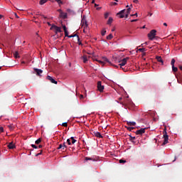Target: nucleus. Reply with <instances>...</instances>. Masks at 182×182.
Wrapping results in <instances>:
<instances>
[{
  "instance_id": "2",
  "label": "nucleus",
  "mask_w": 182,
  "mask_h": 182,
  "mask_svg": "<svg viewBox=\"0 0 182 182\" xmlns=\"http://www.w3.org/2000/svg\"><path fill=\"white\" fill-rule=\"evenodd\" d=\"M51 31H53V29L55 30V33H60L62 32V29L60 27H58L54 24L52 25L51 28H50Z\"/></svg>"
},
{
  "instance_id": "56",
  "label": "nucleus",
  "mask_w": 182,
  "mask_h": 182,
  "mask_svg": "<svg viewBox=\"0 0 182 182\" xmlns=\"http://www.w3.org/2000/svg\"><path fill=\"white\" fill-rule=\"evenodd\" d=\"M18 10H20V11H23L24 10L23 9H22V8H21V9H17Z\"/></svg>"
},
{
  "instance_id": "51",
  "label": "nucleus",
  "mask_w": 182,
  "mask_h": 182,
  "mask_svg": "<svg viewBox=\"0 0 182 182\" xmlns=\"http://www.w3.org/2000/svg\"><path fill=\"white\" fill-rule=\"evenodd\" d=\"M77 42H78V45L79 46H82V42H80V41H77Z\"/></svg>"
},
{
  "instance_id": "33",
  "label": "nucleus",
  "mask_w": 182,
  "mask_h": 182,
  "mask_svg": "<svg viewBox=\"0 0 182 182\" xmlns=\"http://www.w3.org/2000/svg\"><path fill=\"white\" fill-rule=\"evenodd\" d=\"M61 126L64 127H68V122H64L61 124Z\"/></svg>"
},
{
  "instance_id": "40",
  "label": "nucleus",
  "mask_w": 182,
  "mask_h": 182,
  "mask_svg": "<svg viewBox=\"0 0 182 182\" xmlns=\"http://www.w3.org/2000/svg\"><path fill=\"white\" fill-rule=\"evenodd\" d=\"M55 1L58 2L59 5L63 4V1H61V0H55Z\"/></svg>"
},
{
  "instance_id": "30",
  "label": "nucleus",
  "mask_w": 182,
  "mask_h": 182,
  "mask_svg": "<svg viewBox=\"0 0 182 182\" xmlns=\"http://www.w3.org/2000/svg\"><path fill=\"white\" fill-rule=\"evenodd\" d=\"M46 2H47V0H41L40 1V4L43 5V4H46Z\"/></svg>"
},
{
  "instance_id": "32",
  "label": "nucleus",
  "mask_w": 182,
  "mask_h": 182,
  "mask_svg": "<svg viewBox=\"0 0 182 182\" xmlns=\"http://www.w3.org/2000/svg\"><path fill=\"white\" fill-rule=\"evenodd\" d=\"M8 127L10 130H13L14 129V126L12 124H9L8 125Z\"/></svg>"
},
{
  "instance_id": "22",
  "label": "nucleus",
  "mask_w": 182,
  "mask_h": 182,
  "mask_svg": "<svg viewBox=\"0 0 182 182\" xmlns=\"http://www.w3.org/2000/svg\"><path fill=\"white\" fill-rule=\"evenodd\" d=\"M126 128L127 129V130H129V132H132L133 129H134V127H127L126 126Z\"/></svg>"
},
{
  "instance_id": "8",
  "label": "nucleus",
  "mask_w": 182,
  "mask_h": 182,
  "mask_svg": "<svg viewBox=\"0 0 182 182\" xmlns=\"http://www.w3.org/2000/svg\"><path fill=\"white\" fill-rule=\"evenodd\" d=\"M33 70L37 76L41 77V74L43 73V70L39 68H33Z\"/></svg>"
},
{
  "instance_id": "16",
  "label": "nucleus",
  "mask_w": 182,
  "mask_h": 182,
  "mask_svg": "<svg viewBox=\"0 0 182 182\" xmlns=\"http://www.w3.org/2000/svg\"><path fill=\"white\" fill-rule=\"evenodd\" d=\"M8 148L9 149H14L15 148V145L13 142H11L8 144Z\"/></svg>"
},
{
  "instance_id": "48",
  "label": "nucleus",
  "mask_w": 182,
  "mask_h": 182,
  "mask_svg": "<svg viewBox=\"0 0 182 182\" xmlns=\"http://www.w3.org/2000/svg\"><path fill=\"white\" fill-rule=\"evenodd\" d=\"M131 138V140H135L136 139V136H129Z\"/></svg>"
},
{
  "instance_id": "29",
  "label": "nucleus",
  "mask_w": 182,
  "mask_h": 182,
  "mask_svg": "<svg viewBox=\"0 0 182 182\" xmlns=\"http://www.w3.org/2000/svg\"><path fill=\"white\" fill-rule=\"evenodd\" d=\"M175 62H176L175 59H174V58H172V59H171V65L172 67L174 66Z\"/></svg>"
},
{
  "instance_id": "4",
  "label": "nucleus",
  "mask_w": 182,
  "mask_h": 182,
  "mask_svg": "<svg viewBox=\"0 0 182 182\" xmlns=\"http://www.w3.org/2000/svg\"><path fill=\"white\" fill-rule=\"evenodd\" d=\"M129 59V57H127V58H123V59L121 60V63L119 64V65L120 66V68L124 66V65L127 64V60H128Z\"/></svg>"
},
{
  "instance_id": "1",
  "label": "nucleus",
  "mask_w": 182,
  "mask_h": 182,
  "mask_svg": "<svg viewBox=\"0 0 182 182\" xmlns=\"http://www.w3.org/2000/svg\"><path fill=\"white\" fill-rule=\"evenodd\" d=\"M156 30H151L149 33L147 34V36L150 41H154L156 36Z\"/></svg>"
},
{
  "instance_id": "61",
  "label": "nucleus",
  "mask_w": 182,
  "mask_h": 182,
  "mask_svg": "<svg viewBox=\"0 0 182 182\" xmlns=\"http://www.w3.org/2000/svg\"><path fill=\"white\" fill-rule=\"evenodd\" d=\"M119 100H122V97H119Z\"/></svg>"
},
{
  "instance_id": "7",
  "label": "nucleus",
  "mask_w": 182,
  "mask_h": 182,
  "mask_svg": "<svg viewBox=\"0 0 182 182\" xmlns=\"http://www.w3.org/2000/svg\"><path fill=\"white\" fill-rule=\"evenodd\" d=\"M145 132H146V128H141L140 129L136 130L135 134H136V135H142L143 134L145 133Z\"/></svg>"
},
{
  "instance_id": "3",
  "label": "nucleus",
  "mask_w": 182,
  "mask_h": 182,
  "mask_svg": "<svg viewBox=\"0 0 182 182\" xmlns=\"http://www.w3.org/2000/svg\"><path fill=\"white\" fill-rule=\"evenodd\" d=\"M81 26L83 28H88V23L87 21L86 20L85 17H83L81 20Z\"/></svg>"
},
{
  "instance_id": "23",
  "label": "nucleus",
  "mask_w": 182,
  "mask_h": 182,
  "mask_svg": "<svg viewBox=\"0 0 182 182\" xmlns=\"http://www.w3.org/2000/svg\"><path fill=\"white\" fill-rule=\"evenodd\" d=\"M85 161L91 160V161H96V160L94 159L93 158H90V157H85Z\"/></svg>"
},
{
  "instance_id": "45",
  "label": "nucleus",
  "mask_w": 182,
  "mask_h": 182,
  "mask_svg": "<svg viewBox=\"0 0 182 182\" xmlns=\"http://www.w3.org/2000/svg\"><path fill=\"white\" fill-rule=\"evenodd\" d=\"M120 68L123 70L124 72H127V68H125V67H120Z\"/></svg>"
},
{
  "instance_id": "38",
  "label": "nucleus",
  "mask_w": 182,
  "mask_h": 182,
  "mask_svg": "<svg viewBox=\"0 0 182 182\" xmlns=\"http://www.w3.org/2000/svg\"><path fill=\"white\" fill-rule=\"evenodd\" d=\"M126 162H127L126 160H123V159H120V160H119V163H120V164H124V163H126Z\"/></svg>"
},
{
  "instance_id": "9",
  "label": "nucleus",
  "mask_w": 182,
  "mask_h": 182,
  "mask_svg": "<svg viewBox=\"0 0 182 182\" xmlns=\"http://www.w3.org/2000/svg\"><path fill=\"white\" fill-rule=\"evenodd\" d=\"M97 87V90H98L100 92H103L104 86L102 85V82H100V81L98 82Z\"/></svg>"
},
{
  "instance_id": "52",
  "label": "nucleus",
  "mask_w": 182,
  "mask_h": 182,
  "mask_svg": "<svg viewBox=\"0 0 182 182\" xmlns=\"http://www.w3.org/2000/svg\"><path fill=\"white\" fill-rule=\"evenodd\" d=\"M134 3L138 4L139 3V0H134Z\"/></svg>"
},
{
  "instance_id": "21",
  "label": "nucleus",
  "mask_w": 182,
  "mask_h": 182,
  "mask_svg": "<svg viewBox=\"0 0 182 182\" xmlns=\"http://www.w3.org/2000/svg\"><path fill=\"white\" fill-rule=\"evenodd\" d=\"M103 60H105V62L109 63V65H112L111 61H109L107 58H103Z\"/></svg>"
},
{
  "instance_id": "58",
  "label": "nucleus",
  "mask_w": 182,
  "mask_h": 182,
  "mask_svg": "<svg viewBox=\"0 0 182 182\" xmlns=\"http://www.w3.org/2000/svg\"><path fill=\"white\" fill-rule=\"evenodd\" d=\"M95 0H92V4H95Z\"/></svg>"
},
{
  "instance_id": "46",
  "label": "nucleus",
  "mask_w": 182,
  "mask_h": 182,
  "mask_svg": "<svg viewBox=\"0 0 182 182\" xmlns=\"http://www.w3.org/2000/svg\"><path fill=\"white\" fill-rule=\"evenodd\" d=\"M108 16H109V14H108V13H106V14H105V18H108Z\"/></svg>"
},
{
  "instance_id": "36",
  "label": "nucleus",
  "mask_w": 182,
  "mask_h": 182,
  "mask_svg": "<svg viewBox=\"0 0 182 182\" xmlns=\"http://www.w3.org/2000/svg\"><path fill=\"white\" fill-rule=\"evenodd\" d=\"M4 132V129L3 127H0V134L3 133Z\"/></svg>"
},
{
  "instance_id": "39",
  "label": "nucleus",
  "mask_w": 182,
  "mask_h": 182,
  "mask_svg": "<svg viewBox=\"0 0 182 182\" xmlns=\"http://www.w3.org/2000/svg\"><path fill=\"white\" fill-rule=\"evenodd\" d=\"M63 29H64V32H66L68 31V28L65 25H63Z\"/></svg>"
},
{
  "instance_id": "10",
  "label": "nucleus",
  "mask_w": 182,
  "mask_h": 182,
  "mask_svg": "<svg viewBox=\"0 0 182 182\" xmlns=\"http://www.w3.org/2000/svg\"><path fill=\"white\" fill-rule=\"evenodd\" d=\"M94 135L96 137H98L100 139H102L103 138V135H102V134H100V132H97V131H95L93 132Z\"/></svg>"
},
{
  "instance_id": "64",
  "label": "nucleus",
  "mask_w": 182,
  "mask_h": 182,
  "mask_svg": "<svg viewBox=\"0 0 182 182\" xmlns=\"http://www.w3.org/2000/svg\"><path fill=\"white\" fill-rule=\"evenodd\" d=\"M97 6H99V5H97V4H95V7H97Z\"/></svg>"
},
{
  "instance_id": "62",
  "label": "nucleus",
  "mask_w": 182,
  "mask_h": 182,
  "mask_svg": "<svg viewBox=\"0 0 182 182\" xmlns=\"http://www.w3.org/2000/svg\"><path fill=\"white\" fill-rule=\"evenodd\" d=\"M115 31V28L112 29V32H114Z\"/></svg>"
},
{
  "instance_id": "47",
  "label": "nucleus",
  "mask_w": 182,
  "mask_h": 182,
  "mask_svg": "<svg viewBox=\"0 0 182 182\" xmlns=\"http://www.w3.org/2000/svg\"><path fill=\"white\" fill-rule=\"evenodd\" d=\"M42 151H43L41 150L40 153L36 154V156H39V155H41V154H42Z\"/></svg>"
},
{
  "instance_id": "13",
  "label": "nucleus",
  "mask_w": 182,
  "mask_h": 182,
  "mask_svg": "<svg viewBox=\"0 0 182 182\" xmlns=\"http://www.w3.org/2000/svg\"><path fill=\"white\" fill-rule=\"evenodd\" d=\"M47 79H48V80H50L52 83L58 84V82L55 81V80L52 77H50V76H48V77H47Z\"/></svg>"
},
{
  "instance_id": "11",
  "label": "nucleus",
  "mask_w": 182,
  "mask_h": 182,
  "mask_svg": "<svg viewBox=\"0 0 182 182\" xmlns=\"http://www.w3.org/2000/svg\"><path fill=\"white\" fill-rule=\"evenodd\" d=\"M156 59L158 62L161 63V65H164V62L163 58H161V56H156Z\"/></svg>"
},
{
  "instance_id": "15",
  "label": "nucleus",
  "mask_w": 182,
  "mask_h": 182,
  "mask_svg": "<svg viewBox=\"0 0 182 182\" xmlns=\"http://www.w3.org/2000/svg\"><path fill=\"white\" fill-rule=\"evenodd\" d=\"M60 16L64 19L68 18V14L61 12Z\"/></svg>"
},
{
  "instance_id": "59",
  "label": "nucleus",
  "mask_w": 182,
  "mask_h": 182,
  "mask_svg": "<svg viewBox=\"0 0 182 182\" xmlns=\"http://www.w3.org/2000/svg\"><path fill=\"white\" fill-rule=\"evenodd\" d=\"M42 148V146L41 145H39L38 146V149H41Z\"/></svg>"
},
{
  "instance_id": "25",
  "label": "nucleus",
  "mask_w": 182,
  "mask_h": 182,
  "mask_svg": "<svg viewBox=\"0 0 182 182\" xmlns=\"http://www.w3.org/2000/svg\"><path fill=\"white\" fill-rule=\"evenodd\" d=\"M113 21V19L112 18L109 17V20L107 21V24H111Z\"/></svg>"
},
{
  "instance_id": "44",
  "label": "nucleus",
  "mask_w": 182,
  "mask_h": 182,
  "mask_svg": "<svg viewBox=\"0 0 182 182\" xmlns=\"http://www.w3.org/2000/svg\"><path fill=\"white\" fill-rule=\"evenodd\" d=\"M79 97H80V100H82V99H84V95H80Z\"/></svg>"
},
{
  "instance_id": "31",
  "label": "nucleus",
  "mask_w": 182,
  "mask_h": 182,
  "mask_svg": "<svg viewBox=\"0 0 182 182\" xmlns=\"http://www.w3.org/2000/svg\"><path fill=\"white\" fill-rule=\"evenodd\" d=\"M105 33H106V30L105 29L102 30V32H101V35L102 36H105Z\"/></svg>"
},
{
  "instance_id": "20",
  "label": "nucleus",
  "mask_w": 182,
  "mask_h": 182,
  "mask_svg": "<svg viewBox=\"0 0 182 182\" xmlns=\"http://www.w3.org/2000/svg\"><path fill=\"white\" fill-rule=\"evenodd\" d=\"M112 38H113V36H112V33H110L109 35H108V36H107V40L110 41V40H112Z\"/></svg>"
},
{
  "instance_id": "55",
  "label": "nucleus",
  "mask_w": 182,
  "mask_h": 182,
  "mask_svg": "<svg viewBox=\"0 0 182 182\" xmlns=\"http://www.w3.org/2000/svg\"><path fill=\"white\" fill-rule=\"evenodd\" d=\"M179 69L182 71V65H179Z\"/></svg>"
},
{
  "instance_id": "6",
  "label": "nucleus",
  "mask_w": 182,
  "mask_h": 182,
  "mask_svg": "<svg viewBox=\"0 0 182 182\" xmlns=\"http://www.w3.org/2000/svg\"><path fill=\"white\" fill-rule=\"evenodd\" d=\"M164 143L163 145H166L168 143V135H167V132L165 130V134L164 135Z\"/></svg>"
},
{
  "instance_id": "50",
  "label": "nucleus",
  "mask_w": 182,
  "mask_h": 182,
  "mask_svg": "<svg viewBox=\"0 0 182 182\" xmlns=\"http://www.w3.org/2000/svg\"><path fill=\"white\" fill-rule=\"evenodd\" d=\"M131 16H138V14L136 13V14H132V15H131Z\"/></svg>"
},
{
  "instance_id": "57",
  "label": "nucleus",
  "mask_w": 182,
  "mask_h": 182,
  "mask_svg": "<svg viewBox=\"0 0 182 182\" xmlns=\"http://www.w3.org/2000/svg\"><path fill=\"white\" fill-rule=\"evenodd\" d=\"M164 26H167V23H164Z\"/></svg>"
},
{
  "instance_id": "49",
  "label": "nucleus",
  "mask_w": 182,
  "mask_h": 182,
  "mask_svg": "<svg viewBox=\"0 0 182 182\" xmlns=\"http://www.w3.org/2000/svg\"><path fill=\"white\" fill-rule=\"evenodd\" d=\"M31 146H32L33 149H38V147H37L36 145H34V144H32Z\"/></svg>"
},
{
  "instance_id": "60",
  "label": "nucleus",
  "mask_w": 182,
  "mask_h": 182,
  "mask_svg": "<svg viewBox=\"0 0 182 182\" xmlns=\"http://www.w3.org/2000/svg\"><path fill=\"white\" fill-rule=\"evenodd\" d=\"M116 68H119V65H114Z\"/></svg>"
},
{
  "instance_id": "27",
  "label": "nucleus",
  "mask_w": 182,
  "mask_h": 182,
  "mask_svg": "<svg viewBox=\"0 0 182 182\" xmlns=\"http://www.w3.org/2000/svg\"><path fill=\"white\" fill-rule=\"evenodd\" d=\"M138 51H139L141 53H144V51H146V48H139Z\"/></svg>"
},
{
  "instance_id": "24",
  "label": "nucleus",
  "mask_w": 182,
  "mask_h": 182,
  "mask_svg": "<svg viewBox=\"0 0 182 182\" xmlns=\"http://www.w3.org/2000/svg\"><path fill=\"white\" fill-rule=\"evenodd\" d=\"M172 70L173 73H176L178 71L177 67L172 66Z\"/></svg>"
},
{
  "instance_id": "26",
  "label": "nucleus",
  "mask_w": 182,
  "mask_h": 182,
  "mask_svg": "<svg viewBox=\"0 0 182 182\" xmlns=\"http://www.w3.org/2000/svg\"><path fill=\"white\" fill-rule=\"evenodd\" d=\"M70 139L72 141V144H74L77 141L75 139L74 136H71Z\"/></svg>"
},
{
  "instance_id": "43",
  "label": "nucleus",
  "mask_w": 182,
  "mask_h": 182,
  "mask_svg": "<svg viewBox=\"0 0 182 182\" xmlns=\"http://www.w3.org/2000/svg\"><path fill=\"white\" fill-rule=\"evenodd\" d=\"M67 144H68V145H71L70 139H67Z\"/></svg>"
},
{
  "instance_id": "42",
  "label": "nucleus",
  "mask_w": 182,
  "mask_h": 182,
  "mask_svg": "<svg viewBox=\"0 0 182 182\" xmlns=\"http://www.w3.org/2000/svg\"><path fill=\"white\" fill-rule=\"evenodd\" d=\"M98 63H100L101 65H104L105 63L102 60H97Z\"/></svg>"
},
{
  "instance_id": "34",
  "label": "nucleus",
  "mask_w": 182,
  "mask_h": 182,
  "mask_svg": "<svg viewBox=\"0 0 182 182\" xmlns=\"http://www.w3.org/2000/svg\"><path fill=\"white\" fill-rule=\"evenodd\" d=\"M84 28H83V32H84V33H86V32H87V31H89V28H85V27H83Z\"/></svg>"
},
{
  "instance_id": "19",
  "label": "nucleus",
  "mask_w": 182,
  "mask_h": 182,
  "mask_svg": "<svg viewBox=\"0 0 182 182\" xmlns=\"http://www.w3.org/2000/svg\"><path fill=\"white\" fill-rule=\"evenodd\" d=\"M82 60L84 63H86L88 61L87 57L86 55L82 56Z\"/></svg>"
},
{
  "instance_id": "12",
  "label": "nucleus",
  "mask_w": 182,
  "mask_h": 182,
  "mask_svg": "<svg viewBox=\"0 0 182 182\" xmlns=\"http://www.w3.org/2000/svg\"><path fill=\"white\" fill-rule=\"evenodd\" d=\"M75 37H77V41H80V37H79V36L77 34H74V35L68 36V38H75Z\"/></svg>"
},
{
  "instance_id": "14",
  "label": "nucleus",
  "mask_w": 182,
  "mask_h": 182,
  "mask_svg": "<svg viewBox=\"0 0 182 182\" xmlns=\"http://www.w3.org/2000/svg\"><path fill=\"white\" fill-rule=\"evenodd\" d=\"M127 124L128 126L132 127V126H136V122H130V121H127Z\"/></svg>"
},
{
  "instance_id": "28",
  "label": "nucleus",
  "mask_w": 182,
  "mask_h": 182,
  "mask_svg": "<svg viewBox=\"0 0 182 182\" xmlns=\"http://www.w3.org/2000/svg\"><path fill=\"white\" fill-rule=\"evenodd\" d=\"M41 142V138H38V140L36 141V144H39Z\"/></svg>"
},
{
  "instance_id": "63",
  "label": "nucleus",
  "mask_w": 182,
  "mask_h": 182,
  "mask_svg": "<svg viewBox=\"0 0 182 182\" xmlns=\"http://www.w3.org/2000/svg\"><path fill=\"white\" fill-rule=\"evenodd\" d=\"M58 11L60 13L63 12L61 9H59Z\"/></svg>"
},
{
  "instance_id": "41",
  "label": "nucleus",
  "mask_w": 182,
  "mask_h": 182,
  "mask_svg": "<svg viewBox=\"0 0 182 182\" xmlns=\"http://www.w3.org/2000/svg\"><path fill=\"white\" fill-rule=\"evenodd\" d=\"M65 142L63 144V150H65V148H67V146L65 145Z\"/></svg>"
},
{
  "instance_id": "17",
  "label": "nucleus",
  "mask_w": 182,
  "mask_h": 182,
  "mask_svg": "<svg viewBox=\"0 0 182 182\" xmlns=\"http://www.w3.org/2000/svg\"><path fill=\"white\" fill-rule=\"evenodd\" d=\"M14 56L16 59L20 58L19 53L18 51H15L14 53Z\"/></svg>"
},
{
  "instance_id": "5",
  "label": "nucleus",
  "mask_w": 182,
  "mask_h": 182,
  "mask_svg": "<svg viewBox=\"0 0 182 182\" xmlns=\"http://www.w3.org/2000/svg\"><path fill=\"white\" fill-rule=\"evenodd\" d=\"M126 13H127L126 9H124L119 11L117 15V16L119 15L120 18H123L124 17H126Z\"/></svg>"
},
{
  "instance_id": "37",
  "label": "nucleus",
  "mask_w": 182,
  "mask_h": 182,
  "mask_svg": "<svg viewBox=\"0 0 182 182\" xmlns=\"http://www.w3.org/2000/svg\"><path fill=\"white\" fill-rule=\"evenodd\" d=\"M64 35H65V37H69V33H68V31H64Z\"/></svg>"
},
{
  "instance_id": "18",
  "label": "nucleus",
  "mask_w": 182,
  "mask_h": 182,
  "mask_svg": "<svg viewBox=\"0 0 182 182\" xmlns=\"http://www.w3.org/2000/svg\"><path fill=\"white\" fill-rule=\"evenodd\" d=\"M131 11V8H129L127 10H126V18H128L129 14Z\"/></svg>"
},
{
  "instance_id": "53",
  "label": "nucleus",
  "mask_w": 182,
  "mask_h": 182,
  "mask_svg": "<svg viewBox=\"0 0 182 182\" xmlns=\"http://www.w3.org/2000/svg\"><path fill=\"white\" fill-rule=\"evenodd\" d=\"M137 21H138L137 19H134V20H131V22H136Z\"/></svg>"
},
{
  "instance_id": "35",
  "label": "nucleus",
  "mask_w": 182,
  "mask_h": 182,
  "mask_svg": "<svg viewBox=\"0 0 182 182\" xmlns=\"http://www.w3.org/2000/svg\"><path fill=\"white\" fill-rule=\"evenodd\" d=\"M58 149H63V144H60L59 146L58 147Z\"/></svg>"
},
{
  "instance_id": "54",
  "label": "nucleus",
  "mask_w": 182,
  "mask_h": 182,
  "mask_svg": "<svg viewBox=\"0 0 182 182\" xmlns=\"http://www.w3.org/2000/svg\"><path fill=\"white\" fill-rule=\"evenodd\" d=\"M15 16L16 18H19V16L17 15V14H15Z\"/></svg>"
}]
</instances>
